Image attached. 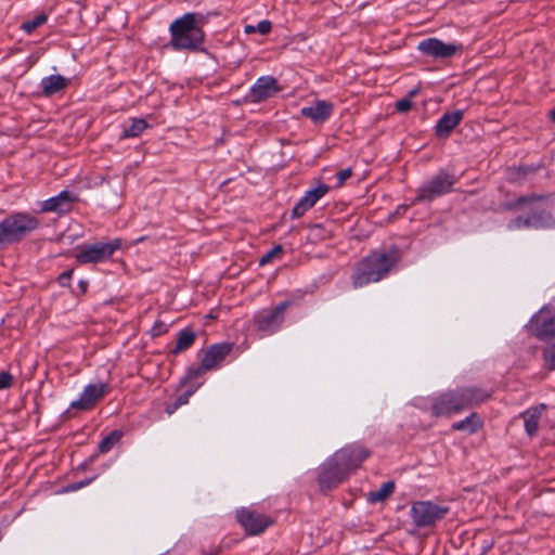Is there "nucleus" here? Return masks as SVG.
Masks as SVG:
<instances>
[{
	"instance_id": "9d476101",
	"label": "nucleus",
	"mask_w": 555,
	"mask_h": 555,
	"mask_svg": "<svg viewBox=\"0 0 555 555\" xmlns=\"http://www.w3.org/2000/svg\"><path fill=\"white\" fill-rule=\"evenodd\" d=\"M111 391L107 383H96L87 385L80 397L70 403V409L78 411L91 410L101 399H103Z\"/></svg>"
},
{
	"instance_id": "2f4dec72",
	"label": "nucleus",
	"mask_w": 555,
	"mask_h": 555,
	"mask_svg": "<svg viewBox=\"0 0 555 555\" xmlns=\"http://www.w3.org/2000/svg\"><path fill=\"white\" fill-rule=\"evenodd\" d=\"M283 254V248L281 245H275L270 250H268L259 260L260 266H264L271 262L274 258H280Z\"/></svg>"
},
{
	"instance_id": "412c9836",
	"label": "nucleus",
	"mask_w": 555,
	"mask_h": 555,
	"mask_svg": "<svg viewBox=\"0 0 555 555\" xmlns=\"http://www.w3.org/2000/svg\"><path fill=\"white\" fill-rule=\"evenodd\" d=\"M42 92L46 96H51L62 90L68 85V79L61 75H50L41 79Z\"/></svg>"
},
{
	"instance_id": "ea45409f",
	"label": "nucleus",
	"mask_w": 555,
	"mask_h": 555,
	"mask_svg": "<svg viewBox=\"0 0 555 555\" xmlns=\"http://www.w3.org/2000/svg\"><path fill=\"white\" fill-rule=\"evenodd\" d=\"M73 269H69V270H66L64 271L63 273H61L57 278V281L60 283L61 286H68L69 285V281L73 276Z\"/></svg>"
},
{
	"instance_id": "72a5a7b5",
	"label": "nucleus",
	"mask_w": 555,
	"mask_h": 555,
	"mask_svg": "<svg viewBox=\"0 0 555 555\" xmlns=\"http://www.w3.org/2000/svg\"><path fill=\"white\" fill-rule=\"evenodd\" d=\"M537 199H540V197L537 195L520 196L514 203H512L509 205V208L517 209V208L521 207L522 205H525L527 203H531Z\"/></svg>"
},
{
	"instance_id": "4be33fe9",
	"label": "nucleus",
	"mask_w": 555,
	"mask_h": 555,
	"mask_svg": "<svg viewBox=\"0 0 555 555\" xmlns=\"http://www.w3.org/2000/svg\"><path fill=\"white\" fill-rule=\"evenodd\" d=\"M460 389L463 395L466 409L480 404L491 397L489 391L478 387H463Z\"/></svg>"
},
{
	"instance_id": "1a4fd4ad",
	"label": "nucleus",
	"mask_w": 555,
	"mask_h": 555,
	"mask_svg": "<svg viewBox=\"0 0 555 555\" xmlns=\"http://www.w3.org/2000/svg\"><path fill=\"white\" fill-rule=\"evenodd\" d=\"M289 301H283L272 309L258 312L255 318V325L258 331L273 333L284 321V313L289 307Z\"/></svg>"
},
{
	"instance_id": "aec40b11",
	"label": "nucleus",
	"mask_w": 555,
	"mask_h": 555,
	"mask_svg": "<svg viewBox=\"0 0 555 555\" xmlns=\"http://www.w3.org/2000/svg\"><path fill=\"white\" fill-rule=\"evenodd\" d=\"M463 115V112L460 109L443 114L435 127L436 134L439 138H448L453 129L462 121Z\"/></svg>"
},
{
	"instance_id": "4c0bfd02",
	"label": "nucleus",
	"mask_w": 555,
	"mask_h": 555,
	"mask_svg": "<svg viewBox=\"0 0 555 555\" xmlns=\"http://www.w3.org/2000/svg\"><path fill=\"white\" fill-rule=\"evenodd\" d=\"M352 176L351 168H345L337 172L336 178L338 181V186L343 185L345 181H347Z\"/></svg>"
},
{
	"instance_id": "f704fd0d",
	"label": "nucleus",
	"mask_w": 555,
	"mask_h": 555,
	"mask_svg": "<svg viewBox=\"0 0 555 555\" xmlns=\"http://www.w3.org/2000/svg\"><path fill=\"white\" fill-rule=\"evenodd\" d=\"M13 385V376L5 371L0 372V390L8 389Z\"/></svg>"
},
{
	"instance_id": "9b49d317",
	"label": "nucleus",
	"mask_w": 555,
	"mask_h": 555,
	"mask_svg": "<svg viewBox=\"0 0 555 555\" xmlns=\"http://www.w3.org/2000/svg\"><path fill=\"white\" fill-rule=\"evenodd\" d=\"M236 519L250 535L260 534L273 522L269 516L245 507L236 512Z\"/></svg>"
},
{
	"instance_id": "c9c22d12",
	"label": "nucleus",
	"mask_w": 555,
	"mask_h": 555,
	"mask_svg": "<svg viewBox=\"0 0 555 555\" xmlns=\"http://www.w3.org/2000/svg\"><path fill=\"white\" fill-rule=\"evenodd\" d=\"M412 101L409 98H404L396 102V109L400 113H406L412 108Z\"/></svg>"
},
{
	"instance_id": "49530a36",
	"label": "nucleus",
	"mask_w": 555,
	"mask_h": 555,
	"mask_svg": "<svg viewBox=\"0 0 555 555\" xmlns=\"http://www.w3.org/2000/svg\"><path fill=\"white\" fill-rule=\"evenodd\" d=\"M548 116L551 120L555 122V107L550 111Z\"/></svg>"
},
{
	"instance_id": "09e8293b",
	"label": "nucleus",
	"mask_w": 555,
	"mask_h": 555,
	"mask_svg": "<svg viewBox=\"0 0 555 555\" xmlns=\"http://www.w3.org/2000/svg\"><path fill=\"white\" fill-rule=\"evenodd\" d=\"M416 93H417V90H412V91H410V96H413V95H415Z\"/></svg>"
},
{
	"instance_id": "de8ad7c7",
	"label": "nucleus",
	"mask_w": 555,
	"mask_h": 555,
	"mask_svg": "<svg viewBox=\"0 0 555 555\" xmlns=\"http://www.w3.org/2000/svg\"><path fill=\"white\" fill-rule=\"evenodd\" d=\"M68 489L72 491H75V490H79V487L77 486V482H76V483L68 486Z\"/></svg>"
},
{
	"instance_id": "4468645a",
	"label": "nucleus",
	"mask_w": 555,
	"mask_h": 555,
	"mask_svg": "<svg viewBox=\"0 0 555 555\" xmlns=\"http://www.w3.org/2000/svg\"><path fill=\"white\" fill-rule=\"evenodd\" d=\"M528 328L538 339L543 341L551 340L555 337V318L540 311L531 318Z\"/></svg>"
},
{
	"instance_id": "c03bdc74",
	"label": "nucleus",
	"mask_w": 555,
	"mask_h": 555,
	"mask_svg": "<svg viewBox=\"0 0 555 555\" xmlns=\"http://www.w3.org/2000/svg\"><path fill=\"white\" fill-rule=\"evenodd\" d=\"M256 31V26H253V25H246L245 26V33L246 34H253Z\"/></svg>"
},
{
	"instance_id": "c756f323",
	"label": "nucleus",
	"mask_w": 555,
	"mask_h": 555,
	"mask_svg": "<svg viewBox=\"0 0 555 555\" xmlns=\"http://www.w3.org/2000/svg\"><path fill=\"white\" fill-rule=\"evenodd\" d=\"M47 20L48 16L44 13H40L33 20L24 22L21 26V29H23L26 34H31L36 28L43 25Z\"/></svg>"
},
{
	"instance_id": "5701e85b",
	"label": "nucleus",
	"mask_w": 555,
	"mask_h": 555,
	"mask_svg": "<svg viewBox=\"0 0 555 555\" xmlns=\"http://www.w3.org/2000/svg\"><path fill=\"white\" fill-rule=\"evenodd\" d=\"M545 409V404H540L528 409L526 412L521 414L525 422V430L529 436H534L538 431L539 421L542 415L543 410Z\"/></svg>"
},
{
	"instance_id": "dca6fc26",
	"label": "nucleus",
	"mask_w": 555,
	"mask_h": 555,
	"mask_svg": "<svg viewBox=\"0 0 555 555\" xmlns=\"http://www.w3.org/2000/svg\"><path fill=\"white\" fill-rule=\"evenodd\" d=\"M78 202V196L67 190L62 191L56 196L42 202L41 210L44 212L67 214L72 210L73 204Z\"/></svg>"
},
{
	"instance_id": "a19ab883",
	"label": "nucleus",
	"mask_w": 555,
	"mask_h": 555,
	"mask_svg": "<svg viewBox=\"0 0 555 555\" xmlns=\"http://www.w3.org/2000/svg\"><path fill=\"white\" fill-rule=\"evenodd\" d=\"M195 392V389H189L186 390L184 393L180 395L177 399H176V403L177 405L179 406H182L184 404H186L189 402V399L190 397Z\"/></svg>"
},
{
	"instance_id": "393cba45",
	"label": "nucleus",
	"mask_w": 555,
	"mask_h": 555,
	"mask_svg": "<svg viewBox=\"0 0 555 555\" xmlns=\"http://www.w3.org/2000/svg\"><path fill=\"white\" fill-rule=\"evenodd\" d=\"M481 426H482V422H481L479 415L477 413H472L466 418L452 424L451 428H452V430H456V431L463 430V431H467L469 434H474L479 428H481Z\"/></svg>"
},
{
	"instance_id": "7ed1b4c3",
	"label": "nucleus",
	"mask_w": 555,
	"mask_h": 555,
	"mask_svg": "<svg viewBox=\"0 0 555 555\" xmlns=\"http://www.w3.org/2000/svg\"><path fill=\"white\" fill-rule=\"evenodd\" d=\"M39 227V220L28 212H16L0 221V244L22 241Z\"/></svg>"
},
{
	"instance_id": "473e14b6",
	"label": "nucleus",
	"mask_w": 555,
	"mask_h": 555,
	"mask_svg": "<svg viewBox=\"0 0 555 555\" xmlns=\"http://www.w3.org/2000/svg\"><path fill=\"white\" fill-rule=\"evenodd\" d=\"M327 237V232L321 224H313L309 228L308 238L311 242H317Z\"/></svg>"
},
{
	"instance_id": "f257e3e1",
	"label": "nucleus",
	"mask_w": 555,
	"mask_h": 555,
	"mask_svg": "<svg viewBox=\"0 0 555 555\" xmlns=\"http://www.w3.org/2000/svg\"><path fill=\"white\" fill-rule=\"evenodd\" d=\"M400 257L401 254L397 247L370 254L358 266L352 276L353 286L362 287L370 283L380 281L397 264Z\"/></svg>"
},
{
	"instance_id": "cd10ccee",
	"label": "nucleus",
	"mask_w": 555,
	"mask_h": 555,
	"mask_svg": "<svg viewBox=\"0 0 555 555\" xmlns=\"http://www.w3.org/2000/svg\"><path fill=\"white\" fill-rule=\"evenodd\" d=\"M147 128V122L143 118H133L128 127L124 128L120 138H137Z\"/></svg>"
},
{
	"instance_id": "0eeeda50",
	"label": "nucleus",
	"mask_w": 555,
	"mask_h": 555,
	"mask_svg": "<svg viewBox=\"0 0 555 555\" xmlns=\"http://www.w3.org/2000/svg\"><path fill=\"white\" fill-rule=\"evenodd\" d=\"M465 409V402L460 388L439 395L431 404V412L436 417L450 416Z\"/></svg>"
},
{
	"instance_id": "f3484780",
	"label": "nucleus",
	"mask_w": 555,
	"mask_h": 555,
	"mask_svg": "<svg viewBox=\"0 0 555 555\" xmlns=\"http://www.w3.org/2000/svg\"><path fill=\"white\" fill-rule=\"evenodd\" d=\"M280 91L278 81L271 76H262L257 79L250 89V96L254 102H261L268 98L273 96Z\"/></svg>"
},
{
	"instance_id": "a18cd8bd",
	"label": "nucleus",
	"mask_w": 555,
	"mask_h": 555,
	"mask_svg": "<svg viewBox=\"0 0 555 555\" xmlns=\"http://www.w3.org/2000/svg\"><path fill=\"white\" fill-rule=\"evenodd\" d=\"M91 480L92 479H87V480L79 481V482H77V486L79 487V489H81L82 487L88 486L91 482Z\"/></svg>"
},
{
	"instance_id": "20e7f679",
	"label": "nucleus",
	"mask_w": 555,
	"mask_h": 555,
	"mask_svg": "<svg viewBox=\"0 0 555 555\" xmlns=\"http://www.w3.org/2000/svg\"><path fill=\"white\" fill-rule=\"evenodd\" d=\"M450 512L447 505H439L433 501H416L411 505L410 516L417 528L434 527Z\"/></svg>"
},
{
	"instance_id": "a211bd4d",
	"label": "nucleus",
	"mask_w": 555,
	"mask_h": 555,
	"mask_svg": "<svg viewBox=\"0 0 555 555\" xmlns=\"http://www.w3.org/2000/svg\"><path fill=\"white\" fill-rule=\"evenodd\" d=\"M334 105L324 100H318L312 105L302 107V116L310 118L314 124L324 122L333 113Z\"/></svg>"
},
{
	"instance_id": "f03ea898",
	"label": "nucleus",
	"mask_w": 555,
	"mask_h": 555,
	"mask_svg": "<svg viewBox=\"0 0 555 555\" xmlns=\"http://www.w3.org/2000/svg\"><path fill=\"white\" fill-rule=\"evenodd\" d=\"M206 18L203 14L185 13L176 18L169 26L170 47L173 50H195L204 41L202 25Z\"/></svg>"
},
{
	"instance_id": "6e6552de",
	"label": "nucleus",
	"mask_w": 555,
	"mask_h": 555,
	"mask_svg": "<svg viewBox=\"0 0 555 555\" xmlns=\"http://www.w3.org/2000/svg\"><path fill=\"white\" fill-rule=\"evenodd\" d=\"M349 475V472L335 461V456L330 457L320 468L318 483L322 491L331 490L341 483Z\"/></svg>"
},
{
	"instance_id": "a878e982",
	"label": "nucleus",
	"mask_w": 555,
	"mask_h": 555,
	"mask_svg": "<svg viewBox=\"0 0 555 555\" xmlns=\"http://www.w3.org/2000/svg\"><path fill=\"white\" fill-rule=\"evenodd\" d=\"M395 491V482L386 481L378 490L371 491L367 494V501L370 503H377L387 500Z\"/></svg>"
},
{
	"instance_id": "423d86ee",
	"label": "nucleus",
	"mask_w": 555,
	"mask_h": 555,
	"mask_svg": "<svg viewBox=\"0 0 555 555\" xmlns=\"http://www.w3.org/2000/svg\"><path fill=\"white\" fill-rule=\"evenodd\" d=\"M121 246V240L115 238L112 242H99L85 244L76 247L75 259L80 264L99 263L112 258L113 254Z\"/></svg>"
},
{
	"instance_id": "ddd939ff",
	"label": "nucleus",
	"mask_w": 555,
	"mask_h": 555,
	"mask_svg": "<svg viewBox=\"0 0 555 555\" xmlns=\"http://www.w3.org/2000/svg\"><path fill=\"white\" fill-rule=\"evenodd\" d=\"M338 461L349 473L357 469L370 456V451L362 446L349 444L334 453Z\"/></svg>"
},
{
	"instance_id": "39448f33",
	"label": "nucleus",
	"mask_w": 555,
	"mask_h": 555,
	"mask_svg": "<svg viewBox=\"0 0 555 555\" xmlns=\"http://www.w3.org/2000/svg\"><path fill=\"white\" fill-rule=\"evenodd\" d=\"M455 182L454 175L440 170L417 189L414 202H431L439 196L448 194L452 191Z\"/></svg>"
},
{
	"instance_id": "7c9ffc66",
	"label": "nucleus",
	"mask_w": 555,
	"mask_h": 555,
	"mask_svg": "<svg viewBox=\"0 0 555 555\" xmlns=\"http://www.w3.org/2000/svg\"><path fill=\"white\" fill-rule=\"evenodd\" d=\"M544 365L547 371L555 370V343L543 349Z\"/></svg>"
},
{
	"instance_id": "79ce46f5",
	"label": "nucleus",
	"mask_w": 555,
	"mask_h": 555,
	"mask_svg": "<svg viewBox=\"0 0 555 555\" xmlns=\"http://www.w3.org/2000/svg\"><path fill=\"white\" fill-rule=\"evenodd\" d=\"M166 331H167V325L162 321L156 322L152 328V333L154 336L162 335Z\"/></svg>"
},
{
	"instance_id": "3c124183",
	"label": "nucleus",
	"mask_w": 555,
	"mask_h": 555,
	"mask_svg": "<svg viewBox=\"0 0 555 555\" xmlns=\"http://www.w3.org/2000/svg\"><path fill=\"white\" fill-rule=\"evenodd\" d=\"M144 240H145V237L142 236V237L138 238L137 242H143Z\"/></svg>"
},
{
	"instance_id": "bb28decb",
	"label": "nucleus",
	"mask_w": 555,
	"mask_h": 555,
	"mask_svg": "<svg viewBox=\"0 0 555 555\" xmlns=\"http://www.w3.org/2000/svg\"><path fill=\"white\" fill-rule=\"evenodd\" d=\"M195 333L191 330H182L178 334L173 353L189 349L195 341Z\"/></svg>"
},
{
	"instance_id": "e433bc0d",
	"label": "nucleus",
	"mask_w": 555,
	"mask_h": 555,
	"mask_svg": "<svg viewBox=\"0 0 555 555\" xmlns=\"http://www.w3.org/2000/svg\"><path fill=\"white\" fill-rule=\"evenodd\" d=\"M205 371H208V369H204L203 364L201 363L199 367L190 369L188 371V374H186V376H185L183 382L195 379L198 376H201Z\"/></svg>"
},
{
	"instance_id": "2eb2a0df",
	"label": "nucleus",
	"mask_w": 555,
	"mask_h": 555,
	"mask_svg": "<svg viewBox=\"0 0 555 555\" xmlns=\"http://www.w3.org/2000/svg\"><path fill=\"white\" fill-rule=\"evenodd\" d=\"M328 191L330 186L321 182L318 183L315 188L308 190L293 208L292 218L302 217L306 211L312 208Z\"/></svg>"
},
{
	"instance_id": "6ab92c4d",
	"label": "nucleus",
	"mask_w": 555,
	"mask_h": 555,
	"mask_svg": "<svg viewBox=\"0 0 555 555\" xmlns=\"http://www.w3.org/2000/svg\"><path fill=\"white\" fill-rule=\"evenodd\" d=\"M232 345L224 343L212 345L205 352L202 364L204 369L214 370L220 365V363L225 359V357L231 352Z\"/></svg>"
},
{
	"instance_id": "b1692460",
	"label": "nucleus",
	"mask_w": 555,
	"mask_h": 555,
	"mask_svg": "<svg viewBox=\"0 0 555 555\" xmlns=\"http://www.w3.org/2000/svg\"><path fill=\"white\" fill-rule=\"evenodd\" d=\"M543 215H545L544 211H540V212L534 211L527 217L519 216L511 221V223L508 224V228L512 230H519L522 228L538 227L540 221L543 219Z\"/></svg>"
},
{
	"instance_id": "37998d69",
	"label": "nucleus",
	"mask_w": 555,
	"mask_h": 555,
	"mask_svg": "<svg viewBox=\"0 0 555 555\" xmlns=\"http://www.w3.org/2000/svg\"><path fill=\"white\" fill-rule=\"evenodd\" d=\"M179 408H180V406H179V405H177V403L175 402V403H172V404L167 405V406H166V409H165V411H166V413H167V414L171 415V414H173V413H175Z\"/></svg>"
},
{
	"instance_id": "8fccbe9b",
	"label": "nucleus",
	"mask_w": 555,
	"mask_h": 555,
	"mask_svg": "<svg viewBox=\"0 0 555 555\" xmlns=\"http://www.w3.org/2000/svg\"><path fill=\"white\" fill-rule=\"evenodd\" d=\"M86 285H87V283H85V282H81V283H80V287H82V288H83V291H86Z\"/></svg>"
},
{
	"instance_id": "f8f14e48",
	"label": "nucleus",
	"mask_w": 555,
	"mask_h": 555,
	"mask_svg": "<svg viewBox=\"0 0 555 555\" xmlns=\"http://www.w3.org/2000/svg\"><path fill=\"white\" fill-rule=\"evenodd\" d=\"M417 50L427 56L435 59H448L460 52L462 50V46L444 43L438 38H428L418 42Z\"/></svg>"
},
{
	"instance_id": "c85d7f7f",
	"label": "nucleus",
	"mask_w": 555,
	"mask_h": 555,
	"mask_svg": "<svg viewBox=\"0 0 555 555\" xmlns=\"http://www.w3.org/2000/svg\"><path fill=\"white\" fill-rule=\"evenodd\" d=\"M122 437L121 430H113L111 431L106 437H104L99 446V452L100 453H107L116 443L119 442V440Z\"/></svg>"
},
{
	"instance_id": "58836bf2",
	"label": "nucleus",
	"mask_w": 555,
	"mask_h": 555,
	"mask_svg": "<svg viewBox=\"0 0 555 555\" xmlns=\"http://www.w3.org/2000/svg\"><path fill=\"white\" fill-rule=\"evenodd\" d=\"M272 24L268 20L260 21L256 26V31H259L261 35H267L271 31Z\"/></svg>"
}]
</instances>
